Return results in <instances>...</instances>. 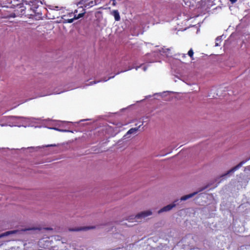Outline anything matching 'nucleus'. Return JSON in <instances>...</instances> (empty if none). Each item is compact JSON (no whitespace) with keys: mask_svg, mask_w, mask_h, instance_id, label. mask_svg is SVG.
Returning a JSON list of instances; mask_svg holds the SVG:
<instances>
[{"mask_svg":"<svg viewBox=\"0 0 250 250\" xmlns=\"http://www.w3.org/2000/svg\"><path fill=\"white\" fill-rule=\"evenodd\" d=\"M27 2H29L33 11L31 12H28L27 14L30 15V17L32 18H35L37 20L42 19V13L39 8L42 4V1L39 0H28Z\"/></svg>","mask_w":250,"mask_h":250,"instance_id":"nucleus-1","label":"nucleus"},{"mask_svg":"<svg viewBox=\"0 0 250 250\" xmlns=\"http://www.w3.org/2000/svg\"><path fill=\"white\" fill-rule=\"evenodd\" d=\"M152 214V212L150 210H146L142 211L137 214L134 217L133 216H130L127 220L129 222H133L132 220L135 219H140L142 218H145Z\"/></svg>","mask_w":250,"mask_h":250,"instance_id":"nucleus-3","label":"nucleus"},{"mask_svg":"<svg viewBox=\"0 0 250 250\" xmlns=\"http://www.w3.org/2000/svg\"><path fill=\"white\" fill-rule=\"evenodd\" d=\"M229 1L232 3H233L234 2H235L237 0H229Z\"/></svg>","mask_w":250,"mask_h":250,"instance_id":"nucleus-17","label":"nucleus"},{"mask_svg":"<svg viewBox=\"0 0 250 250\" xmlns=\"http://www.w3.org/2000/svg\"><path fill=\"white\" fill-rule=\"evenodd\" d=\"M198 193V192H194L193 193H190V194H188V195H185V196H182L181 198V201H185L186 200H188V199L189 198H191L192 197H193L194 195H195L197 193Z\"/></svg>","mask_w":250,"mask_h":250,"instance_id":"nucleus-9","label":"nucleus"},{"mask_svg":"<svg viewBox=\"0 0 250 250\" xmlns=\"http://www.w3.org/2000/svg\"><path fill=\"white\" fill-rule=\"evenodd\" d=\"M112 15L114 17L116 21H119L120 20V16L117 10H114L112 12Z\"/></svg>","mask_w":250,"mask_h":250,"instance_id":"nucleus-11","label":"nucleus"},{"mask_svg":"<svg viewBox=\"0 0 250 250\" xmlns=\"http://www.w3.org/2000/svg\"><path fill=\"white\" fill-rule=\"evenodd\" d=\"M188 54L190 57V58L193 59V54H194V52H193V51L192 49L191 48L188 51Z\"/></svg>","mask_w":250,"mask_h":250,"instance_id":"nucleus-16","label":"nucleus"},{"mask_svg":"<svg viewBox=\"0 0 250 250\" xmlns=\"http://www.w3.org/2000/svg\"><path fill=\"white\" fill-rule=\"evenodd\" d=\"M2 5L3 7L10 8L12 7V0H2Z\"/></svg>","mask_w":250,"mask_h":250,"instance_id":"nucleus-12","label":"nucleus"},{"mask_svg":"<svg viewBox=\"0 0 250 250\" xmlns=\"http://www.w3.org/2000/svg\"><path fill=\"white\" fill-rule=\"evenodd\" d=\"M90 0H81L79 2V4L83 5L84 6L86 5V4Z\"/></svg>","mask_w":250,"mask_h":250,"instance_id":"nucleus-15","label":"nucleus"},{"mask_svg":"<svg viewBox=\"0 0 250 250\" xmlns=\"http://www.w3.org/2000/svg\"><path fill=\"white\" fill-rule=\"evenodd\" d=\"M182 57H186V54H183V55H182Z\"/></svg>","mask_w":250,"mask_h":250,"instance_id":"nucleus-19","label":"nucleus"},{"mask_svg":"<svg viewBox=\"0 0 250 250\" xmlns=\"http://www.w3.org/2000/svg\"><path fill=\"white\" fill-rule=\"evenodd\" d=\"M247 161V160H246V161H243L242 162H241L240 163H239L237 165L235 166V167H232V168H231L230 169H229V170H228L226 173L222 174L221 176H220V178H222V180L224 179L225 178V177H226V176H227L228 175H229V174L230 173H233L234 172H235L236 170H237V169H238L240 167H241L242 165L245 164L246 162Z\"/></svg>","mask_w":250,"mask_h":250,"instance_id":"nucleus-4","label":"nucleus"},{"mask_svg":"<svg viewBox=\"0 0 250 250\" xmlns=\"http://www.w3.org/2000/svg\"><path fill=\"white\" fill-rule=\"evenodd\" d=\"M95 228V227H78L75 229H70L69 230L73 231H78L81 230H87L90 229H93Z\"/></svg>","mask_w":250,"mask_h":250,"instance_id":"nucleus-7","label":"nucleus"},{"mask_svg":"<svg viewBox=\"0 0 250 250\" xmlns=\"http://www.w3.org/2000/svg\"><path fill=\"white\" fill-rule=\"evenodd\" d=\"M140 127V125L138 127L131 128H130L126 133L125 135H127L128 134H131L133 133H136L138 130L139 128Z\"/></svg>","mask_w":250,"mask_h":250,"instance_id":"nucleus-14","label":"nucleus"},{"mask_svg":"<svg viewBox=\"0 0 250 250\" xmlns=\"http://www.w3.org/2000/svg\"><path fill=\"white\" fill-rule=\"evenodd\" d=\"M177 202V201H175L172 204H169L163 207L158 211V213H161L163 212H166L170 210L171 209H172L174 207L176 206V204L175 203Z\"/></svg>","mask_w":250,"mask_h":250,"instance_id":"nucleus-5","label":"nucleus"},{"mask_svg":"<svg viewBox=\"0 0 250 250\" xmlns=\"http://www.w3.org/2000/svg\"><path fill=\"white\" fill-rule=\"evenodd\" d=\"M215 45H216V46H218V45H219L217 42H216V44H215Z\"/></svg>","mask_w":250,"mask_h":250,"instance_id":"nucleus-20","label":"nucleus"},{"mask_svg":"<svg viewBox=\"0 0 250 250\" xmlns=\"http://www.w3.org/2000/svg\"><path fill=\"white\" fill-rule=\"evenodd\" d=\"M55 145H48L47 146H55Z\"/></svg>","mask_w":250,"mask_h":250,"instance_id":"nucleus-18","label":"nucleus"},{"mask_svg":"<svg viewBox=\"0 0 250 250\" xmlns=\"http://www.w3.org/2000/svg\"><path fill=\"white\" fill-rule=\"evenodd\" d=\"M18 232V230H14L8 231L5 232L4 233H2L1 234H0V238L3 237H4V236H7L9 235L10 234H16Z\"/></svg>","mask_w":250,"mask_h":250,"instance_id":"nucleus-8","label":"nucleus"},{"mask_svg":"<svg viewBox=\"0 0 250 250\" xmlns=\"http://www.w3.org/2000/svg\"><path fill=\"white\" fill-rule=\"evenodd\" d=\"M28 0H24L22 5L21 7H18L17 9V14L25 16H30L27 14L28 12H31L33 11L31 8V6L29 2H27Z\"/></svg>","mask_w":250,"mask_h":250,"instance_id":"nucleus-2","label":"nucleus"},{"mask_svg":"<svg viewBox=\"0 0 250 250\" xmlns=\"http://www.w3.org/2000/svg\"><path fill=\"white\" fill-rule=\"evenodd\" d=\"M84 13H85L84 12L82 13H80L78 14V15L77 16H76V15H75L74 18L70 19H64V20L67 21V22H68V23H72L74 19H78L81 17H83L84 16Z\"/></svg>","mask_w":250,"mask_h":250,"instance_id":"nucleus-10","label":"nucleus"},{"mask_svg":"<svg viewBox=\"0 0 250 250\" xmlns=\"http://www.w3.org/2000/svg\"><path fill=\"white\" fill-rule=\"evenodd\" d=\"M24 0H12L11 8H16L15 11L17 13V9L18 7H21L22 5Z\"/></svg>","mask_w":250,"mask_h":250,"instance_id":"nucleus-6","label":"nucleus"},{"mask_svg":"<svg viewBox=\"0 0 250 250\" xmlns=\"http://www.w3.org/2000/svg\"><path fill=\"white\" fill-rule=\"evenodd\" d=\"M97 4V1H96V0H89V2H88L86 4V5L84 6L85 7H92L93 6H94L95 5Z\"/></svg>","mask_w":250,"mask_h":250,"instance_id":"nucleus-13","label":"nucleus"}]
</instances>
